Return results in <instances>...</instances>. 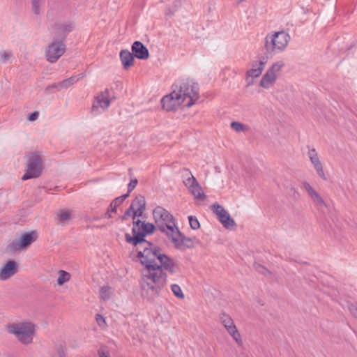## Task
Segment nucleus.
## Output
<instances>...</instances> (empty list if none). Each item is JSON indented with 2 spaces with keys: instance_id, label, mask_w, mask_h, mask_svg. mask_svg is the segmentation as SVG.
<instances>
[{
  "instance_id": "4be33fe9",
  "label": "nucleus",
  "mask_w": 357,
  "mask_h": 357,
  "mask_svg": "<svg viewBox=\"0 0 357 357\" xmlns=\"http://www.w3.org/2000/svg\"><path fill=\"white\" fill-rule=\"evenodd\" d=\"M276 79L277 77L275 75L266 71L260 81L259 86L264 89H269L275 84Z\"/></svg>"
},
{
  "instance_id": "f8f14e48",
  "label": "nucleus",
  "mask_w": 357,
  "mask_h": 357,
  "mask_svg": "<svg viewBox=\"0 0 357 357\" xmlns=\"http://www.w3.org/2000/svg\"><path fill=\"white\" fill-rule=\"evenodd\" d=\"M73 28L74 25L71 22L56 21L51 25L50 31L55 37L65 38L73 30Z\"/></svg>"
},
{
  "instance_id": "f03ea898",
  "label": "nucleus",
  "mask_w": 357,
  "mask_h": 357,
  "mask_svg": "<svg viewBox=\"0 0 357 357\" xmlns=\"http://www.w3.org/2000/svg\"><path fill=\"white\" fill-rule=\"evenodd\" d=\"M199 98V86L191 79L177 81L172 86V91L161 100L162 107L167 111L177 109L180 106L190 107Z\"/></svg>"
},
{
  "instance_id": "5701e85b",
  "label": "nucleus",
  "mask_w": 357,
  "mask_h": 357,
  "mask_svg": "<svg viewBox=\"0 0 357 357\" xmlns=\"http://www.w3.org/2000/svg\"><path fill=\"white\" fill-rule=\"evenodd\" d=\"M120 58L124 68H128L133 65L134 57L128 50H121Z\"/></svg>"
},
{
  "instance_id": "f3484780",
  "label": "nucleus",
  "mask_w": 357,
  "mask_h": 357,
  "mask_svg": "<svg viewBox=\"0 0 357 357\" xmlns=\"http://www.w3.org/2000/svg\"><path fill=\"white\" fill-rule=\"evenodd\" d=\"M302 188L305 190L314 204L318 206H326V204L321 197V195L310 185V184L306 181L303 182L302 184Z\"/></svg>"
},
{
  "instance_id": "4468645a",
  "label": "nucleus",
  "mask_w": 357,
  "mask_h": 357,
  "mask_svg": "<svg viewBox=\"0 0 357 357\" xmlns=\"http://www.w3.org/2000/svg\"><path fill=\"white\" fill-rule=\"evenodd\" d=\"M212 209L225 227L232 229L236 225L234 220L222 206L215 204L212 206Z\"/></svg>"
},
{
  "instance_id": "393cba45",
  "label": "nucleus",
  "mask_w": 357,
  "mask_h": 357,
  "mask_svg": "<svg viewBox=\"0 0 357 357\" xmlns=\"http://www.w3.org/2000/svg\"><path fill=\"white\" fill-rule=\"evenodd\" d=\"M227 331L232 337L234 341L238 346L243 345V340L241 338V333L238 331L236 326L230 327V328L227 330Z\"/></svg>"
},
{
  "instance_id": "423d86ee",
  "label": "nucleus",
  "mask_w": 357,
  "mask_h": 357,
  "mask_svg": "<svg viewBox=\"0 0 357 357\" xmlns=\"http://www.w3.org/2000/svg\"><path fill=\"white\" fill-rule=\"evenodd\" d=\"M43 168V155L39 152H33L26 155L25 173L23 181L38 177Z\"/></svg>"
},
{
  "instance_id": "c9c22d12",
  "label": "nucleus",
  "mask_w": 357,
  "mask_h": 357,
  "mask_svg": "<svg viewBox=\"0 0 357 357\" xmlns=\"http://www.w3.org/2000/svg\"><path fill=\"white\" fill-rule=\"evenodd\" d=\"M348 308L351 314L357 318V306L356 305L351 304L348 306Z\"/></svg>"
},
{
  "instance_id": "58836bf2",
  "label": "nucleus",
  "mask_w": 357,
  "mask_h": 357,
  "mask_svg": "<svg viewBox=\"0 0 357 357\" xmlns=\"http://www.w3.org/2000/svg\"><path fill=\"white\" fill-rule=\"evenodd\" d=\"M180 6H181L180 1H176L174 5V8L172 10H169V14L173 13Z\"/></svg>"
},
{
  "instance_id": "cd10ccee",
  "label": "nucleus",
  "mask_w": 357,
  "mask_h": 357,
  "mask_svg": "<svg viewBox=\"0 0 357 357\" xmlns=\"http://www.w3.org/2000/svg\"><path fill=\"white\" fill-rule=\"evenodd\" d=\"M70 274L63 270H60L58 272L57 284L59 286L63 285L64 283L68 282L70 280Z\"/></svg>"
},
{
  "instance_id": "ddd939ff",
  "label": "nucleus",
  "mask_w": 357,
  "mask_h": 357,
  "mask_svg": "<svg viewBox=\"0 0 357 357\" xmlns=\"http://www.w3.org/2000/svg\"><path fill=\"white\" fill-rule=\"evenodd\" d=\"M183 182L196 200H205L206 195L196 178L192 175L186 178Z\"/></svg>"
},
{
  "instance_id": "4c0bfd02",
  "label": "nucleus",
  "mask_w": 357,
  "mask_h": 357,
  "mask_svg": "<svg viewBox=\"0 0 357 357\" xmlns=\"http://www.w3.org/2000/svg\"><path fill=\"white\" fill-rule=\"evenodd\" d=\"M38 116H39V112H34L31 114L29 115V116L28 117V119L30 121H34L38 118Z\"/></svg>"
},
{
  "instance_id": "2eb2a0df",
  "label": "nucleus",
  "mask_w": 357,
  "mask_h": 357,
  "mask_svg": "<svg viewBox=\"0 0 357 357\" xmlns=\"http://www.w3.org/2000/svg\"><path fill=\"white\" fill-rule=\"evenodd\" d=\"M268 60V58L267 56H260L257 60L253 61L251 64V69L247 73L248 75L253 78L259 77Z\"/></svg>"
},
{
  "instance_id": "a878e982",
  "label": "nucleus",
  "mask_w": 357,
  "mask_h": 357,
  "mask_svg": "<svg viewBox=\"0 0 357 357\" xmlns=\"http://www.w3.org/2000/svg\"><path fill=\"white\" fill-rule=\"evenodd\" d=\"M284 66V63L283 61H278L273 63L271 66L267 70L269 73H272L273 75H275V77L280 75V73L282 71V68Z\"/></svg>"
},
{
  "instance_id": "6e6552de",
  "label": "nucleus",
  "mask_w": 357,
  "mask_h": 357,
  "mask_svg": "<svg viewBox=\"0 0 357 357\" xmlns=\"http://www.w3.org/2000/svg\"><path fill=\"white\" fill-rule=\"evenodd\" d=\"M112 102L110 92L107 89L100 91L95 97L91 107V113L98 115L106 111Z\"/></svg>"
},
{
  "instance_id": "dca6fc26",
  "label": "nucleus",
  "mask_w": 357,
  "mask_h": 357,
  "mask_svg": "<svg viewBox=\"0 0 357 357\" xmlns=\"http://www.w3.org/2000/svg\"><path fill=\"white\" fill-rule=\"evenodd\" d=\"M307 155L310 160V162L313 165V167L317 174V175L326 180V175L324 172L323 165L319 159V155L314 149H311L307 152Z\"/></svg>"
},
{
  "instance_id": "e433bc0d",
  "label": "nucleus",
  "mask_w": 357,
  "mask_h": 357,
  "mask_svg": "<svg viewBox=\"0 0 357 357\" xmlns=\"http://www.w3.org/2000/svg\"><path fill=\"white\" fill-rule=\"evenodd\" d=\"M137 184V179L132 180L128 184V192L127 194L130 192L136 187Z\"/></svg>"
},
{
  "instance_id": "7ed1b4c3",
  "label": "nucleus",
  "mask_w": 357,
  "mask_h": 357,
  "mask_svg": "<svg viewBox=\"0 0 357 357\" xmlns=\"http://www.w3.org/2000/svg\"><path fill=\"white\" fill-rule=\"evenodd\" d=\"M153 216L156 226L168 236L176 248L183 250L192 245L191 239L181 233L174 218L168 211L157 206L153 211Z\"/></svg>"
},
{
  "instance_id": "f257e3e1",
  "label": "nucleus",
  "mask_w": 357,
  "mask_h": 357,
  "mask_svg": "<svg viewBox=\"0 0 357 357\" xmlns=\"http://www.w3.org/2000/svg\"><path fill=\"white\" fill-rule=\"evenodd\" d=\"M144 248V251L139 250L137 254L138 259L144 266L142 270V295L144 296V291H147L151 296H158L167 284V276L163 269L176 274L180 271V266L157 247Z\"/></svg>"
},
{
  "instance_id": "39448f33",
  "label": "nucleus",
  "mask_w": 357,
  "mask_h": 357,
  "mask_svg": "<svg viewBox=\"0 0 357 357\" xmlns=\"http://www.w3.org/2000/svg\"><path fill=\"white\" fill-rule=\"evenodd\" d=\"M290 36L284 31L270 33L264 39V48L268 54L281 53L287 48Z\"/></svg>"
},
{
  "instance_id": "412c9836",
  "label": "nucleus",
  "mask_w": 357,
  "mask_h": 357,
  "mask_svg": "<svg viewBox=\"0 0 357 357\" xmlns=\"http://www.w3.org/2000/svg\"><path fill=\"white\" fill-rule=\"evenodd\" d=\"M73 215L71 212L66 208L61 209L56 213L55 220L59 225H66L72 220Z\"/></svg>"
},
{
  "instance_id": "2f4dec72",
  "label": "nucleus",
  "mask_w": 357,
  "mask_h": 357,
  "mask_svg": "<svg viewBox=\"0 0 357 357\" xmlns=\"http://www.w3.org/2000/svg\"><path fill=\"white\" fill-rule=\"evenodd\" d=\"M231 128L237 132H245L248 129L247 126L238 121H233L231 123Z\"/></svg>"
},
{
  "instance_id": "9b49d317",
  "label": "nucleus",
  "mask_w": 357,
  "mask_h": 357,
  "mask_svg": "<svg viewBox=\"0 0 357 357\" xmlns=\"http://www.w3.org/2000/svg\"><path fill=\"white\" fill-rule=\"evenodd\" d=\"M145 206L146 201L144 197L138 195L126 211L123 218H126L127 216H132L135 219L136 216H141L145 210Z\"/></svg>"
},
{
  "instance_id": "ea45409f",
  "label": "nucleus",
  "mask_w": 357,
  "mask_h": 357,
  "mask_svg": "<svg viewBox=\"0 0 357 357\" xmlns=\"http://www.w3.org/2000/svg\"><path fill=\"white\" fill-rule=\"evenodd\" d=\"M259 272H261L262 273H265V272L267 271V270L264 268V267H262V266H259Z\"/></svg>"
},
{
  "instance_id": "473e14b6",
  "label": "nucleus",
  "mask_w": 357,
  "mask_h": 357,
  "mask_svg": "<svg viewBox=\"0 0 357 357\" xmlns=\"http://www.w3.org/2000/svg\"><path fill=\"white\" fill-rule=\"evenodd\" d=\"M13 57V53L9 50H3L0 52V59L2 63H8Z\"/></svg>"
},
{
  "instance_id": "bb28decb",
  "label": "nucleus",
  "mask_w": 357,
  "mask_h": 357,
  "mask_svg": "<svg viewBox=\"0 0 357 357\" xmlns=\"http://www.w3.org/2000/svg\"><path fill=\"white\" fill-rule=\"evenodd\" d=\"M220 319L226 330L229 329L230 327L236 326L231 317L225 313H222L220 314Z\"/></svg>"
},
{
  "instance_id": "a211bd4d",
  "label": "nucleus",
  "mask_w": 357,
  "mask_h": 357,
  "mask_svg": "<svg viewBox=\"0 0 357 357\" xmlns=\"http://www.w3.org/2000/svg\"><path fill=\"white\" fill-rule=\"evenodd\" d=\"M17 270V264L15 261H8L0 269V280L5 281L13 276Z\"/></svg>"
},
{
  "instance_id": "7c9ffc66",
  "label": "nucleus",
  "mask_w": 357,
  "mask_h": 357,
  "mask_svg": "<svg viewBox=\"0 0 357 357\" xmlns=\"http://www.w3.org/2000/svg\"><path fill=\"white\" fill-rule=\"evenodd\" d=\"M43 2V0H31L32 11L35 15H40Z\"/></svg>"
},
{
  "instance_id": "a19ab883",
  "label": "nucleus",
  "mask_w": 357,
  "mask_h": 357,
  "mask_svg": "<svg viewBox=\"0 0 357 357\" xmlns=\"http://www.w3.org/2000/svg\"><path fill=\"white\" fill-rule=\"evenodd\" d=\"M243 1H244V0H236V1L237 3H241V2Z\"/></svg>"
},
{
  "instance_id": "1a4fd4ad",
  "label": "nucleus",
  "mask_w": 357,
  "mask_h": 357,
  "mask_svg": "<svg viewBox=\"0 0 357 357\" xmlns=\"http://www.w3.org/2000/svg\"><path fill=\"white\" fill-rule=\"evenodd\" d=\"M66 45L62 41L53 40L45 48V56L47 61L55 63L64 54Z\"/></svg>"
},
{
  "instance_id": "72a5a7b5",
  "label": "nucleus",
  "mask_w": 357,
  "mask_h": 357,
  "mask_svg": "<svg viewBox=\"0 0 357 357\" xmlns=\"http://www.w3.org/2000/svg\"><path fill=\"white\" fill-rule=\"evenodd\" d=\"M188 220H189V224L190 225V227L192 229H197L199 228L200 224L196 217L190 215V216H188Z\"/></svg>"
},
{
  "instance_id": "f704fd0d",
  "label": "nucleus",
  "mask_w": 357,
  "mask_h": 357,
  "mask_svg": "<svg viewBox=\"0 0 357 357\" xmlns=\"http://www.w3.org/2000/svg\"><path fill=\"white\" fill-rule=\"evenodd\" d=\"M96 321L100 327H105L106 326L105 319L100 314H96Z\"/></svg>"
},
{
  "instance_id": "6ab92c4d",
  "label": "nucleus",
  "mask_w": 357,
  "mask_h": 357,
  "mask_svg": "<svg viewBox=\"0 0 357 357\" xmlns=\"http://www.w3.org/2000/svg\"><path fill=\"white\" fill-rule=\"evenodd\" d=\"M85 76L84 73H80L77 75H74L70 77V78L66 79L61 82L53 84L51 86H49L46 88L47 91L50 90L52 88H56L58 91H60L63 89H67L71 85L76 83L80 79L83 78Z\"/></svg>"
},
{
  "instance_id": "c756f323",
  "label": "nucleus",
  "mask_w": 357,
  "mask_h": 357,
  "mask_svg": "<svg viewBox=\"0 0 357 357\" xmlns=\"http://www.w3.org/2000/svg\"><path fill=\"white\" fill-rule=\"evenodd\" d=\"M170 289L173 294L178 299H183L185 298V295L181 288V287L177 284H172L170 285Z\"/></svg>"
},
{
  "instance_id": "0eeeda50",
  "label": "nucleus",
  "mask_w": 357,
  "mask_h": 357,
  "mask_svg": "<svg viewBox=\"0 0 357 357\" xmlns=\"http://www.w3.org/2000/svg\"><path fill=\"white\" fill-rule=\"evenodd\" d=\"M8 331L15 335L22 343L28 344L32 342L35 326L31 322H21L9 326Z\"/></svg>"
},
{
  "instance_id": "9d476101",
  "label": "nucleus",
  "mask_w": 357,
  "mask_h": 357,
  "mask_svg": "<svg viewBox=\"0 0 357 357\" xmlns=\"http://www.w3.org/2000/svg\"><path fill=\"white\" fill-rule=\"evenodd\" d=\"M37 238V234L35 231L26 232L24 234L20 239L13 241L8 245L10 251H20L28 248Z\"/></svg>"
},
{
  "instance_id": "20e7f679",
  "label": "nucleus",
  "mask_w": 357,
  "mask_h": 357,
  "mask_svg": "<svg viewBox=\"0 0 357 357\" xmlns=\"http://www.w3.org/2000/svg\"><path fill=\"white\" fill-rule=\"evenodd\" d=\"M153 229V224L144 223L137 220L133 222L132 236L129 234H126V241L137 246V254L139 250L144 251V247L147 249H154L156 246L144 240L145 235L151 233Z\"/></svg>"
},
{
  "instance_id": "aec40b11",
  "label": "nucleus",
  "mask_w": 357,
  "mask_h": 357,
  "mask_svg": "<svg viewBox=\"0 0 357 357\" xmlns=\"http://www.w3.org/2000/svg\"><path fill=\"white\" fill-rule=\"evenodd\" d=\"M132 51L139 59H146L149 54L147 48L139 41H135L132 45Z\"/></svg>"
},
{
  "instance_id": "b1692460",
  "label": "nucleus",
  "mask_w": 357,
  "mask_h": 357,
  "mask_svg": "<svg viewBox=\"0 0 357 357\" xmlns=\"http://www.w3.org/2000/svg\"><path fill=\"white\" fill-rule=\"evenodd\" d=\"M128 197V194H126L122 196L116 197L112 202L109 206L110 208L108 210V212L107 213L108 218H112V215L110 214V213H116L117 206L121 204Z\"/></svg>"
},
{
  "instance_id": "79ce46f5",
  "label": "nucleus",
  "mask_w": 357,
  "mask_h": 357,
  "mask_svg": "<svg viewBox=\"0 0 357 357\" xmlns=\"http://www.w3.org/2000/svg\"><path fill=\"white\" fill-rule=\"evenodd\" d=\"M100 357H107L105 354H102Z\"/></svg>"
},
{
  "instance_id": "c85d7f7f",
  "label": "nucleus",
  "mask_w": 357,
  "mask_h": 357,
  "mask_svg": "<svg viewBox=\"0 0 357 357\" xmlns=\"http://www.w3.org/2000/svg\"><path fill=\"white\" fill-rule=\"evenodd\" d=\"M112 294L113 290L109 286H103L102 287H101L100 290V298L104 301L108 300L111 297Z\"/></svg>"
}]
</instances>
